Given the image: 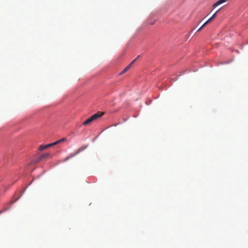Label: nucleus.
Segmentation results:
<instances>
[{
    "label": "nucleus",
    "mask_w": 248,
    "mask_h": 248,
    "mask_svg": "<svg viewBox=\"0 0 248 248\" xmlns=\"http://www.w3.org/2000/svg\"><path fill=\"white\" fill-rule=\"evenodd\" d=\"M103 114V112H102L100 114H99L98 113L93 114L91 117L89 118L85 121H84L82 125L86 126L90 124L93 121L101 117Z\"/></svg>",
    "instance_id": "f257e3e1"
},
{
    "label": "nucleus",
    "mask_w": 248,
    "mask_h": 248,
    "mask_svg": "<svg viewBox=\"0 0 248 248\" xmlns=\"http://www.w3.org/2000/svg\"><path fill=\"white\" fill-rule=\"evenodd\" d=\"M140 57L139 55L134 60H133L128 65H127L125 68L120 73L121 75L124 74L126 73L131 67V66L133 65V64L135 62L136 60Z\"/></svg>",
    "instance_id": "f03ea898"
},
{
    "label": "nucleus",
    "mask_w": 248,
    "mask_h": 248,
    "mask_svg": "<svg viewBox=\"0 0 248 248\" xmlns=\"http://www.w3.org/2000/svg\"><path fill=\"white\" fill-rule=\"evenodd\" d=\"M66 140V138H62V139L60 140H57V141H55V142H53V144H56V145H57V144H59V143H61V142H63V141H65Z\"/></svg>",
    "instance_id": "7ed1b4c3"
},
{
    "label": "nucleus",
    "mask_w": 248,
    "mask_h": 248,
    "mask_svg": "<svg viewBox=\"0 0 248 248\" xmlns=\"http://www.w3.org/2000/svg\"><path fill=\"white\" fill-rule=\"evenodd\" d=\"M80 151H81V150H80V149H79L77 151V152H76V153H74V154H71V155H70V156H69V157H67L66 158V159H69V158H71V157H72L74 156L75 155H77L78 154V153L80 152Z\"/></svg>",
    "instance_id": "20e7f679"
},
{
    "label": "nucleus",
    "mask_w": 248,
    "mask_h": 248,
    "mask_svg": "<svg viewBox=\"0 0 248 248\" xmlns=\"http://www.w3.org/2000/svg\"><path fill=\"white\" fill-rule=\"evenodd\" d=\"M49 155V154L48 153L45 154L44 155H42L38 159L39 161L43 159L44 158L47 157Z\"/></svg>",
    "instance_id": "39448f33"
},
{
    "label": "nucleus",
    "mask_w": 248,
    "mask_h": 248,
    "mask_svg": "<svg viewBox=\"0 0 248 248\" xmlns=\"http://www.w3.org/2000/svg\"><path fill=\"white\" fill-rule=\"evenodd\" d=\"M212 20L210 18L207 21H206L203 25L198 30V31H200L204 26H205L206 25L210 23Z\"/></svg>",
    "instance_id": "423d86ee"
},
{
    "label": "nucleus",
    "mask_w": 248,
    "mask_h": 248,
    "mask_svg": "<svg viewBox=\"0 0 248 248\" xmlns=\"http://www.w3.org/2000/svg\"><path fill=\"white\" fill-rule=\"evenodd\" d=\"M53 144V142L52 143H50V144H47V145H44V147L46 149L48 147H51V146H54V145H56V144Z\"/></svg>",
    "instance_id": "0eeeda50"
},
{
    "label": "nucleus",
    "mask_w": 248,
    "mask_h": 248,
    "mask_svg": "<svg viewBox=\"0 0 248 248\" xmlns=\"http://www.w3.org/2000/svg\"><path fill=\"white\" fill-rule=\"evenodd\" d=\"M53 144V142L52 143H50V144H47V145H44V147L46 149L48 147H51V146H54V145H56V144Z\"/></svg>",
    "instance_id": "6e6552de"
},
{
    "label": "nucleus",
    "mask_w": 248,
    "mask_h": 248,
    "mask_svg": "<svg viewBox=\"0 0 248 248\" xmlns=\"http://www.w3.org/2000/svg\"><path fill=\"white\" fill-rule=\"evenodd\" d=\"M45 148L44 145L41 146L39 148V150H40V151H42V150H45Z\"/></svg>",
    "instance_id": "1a4fd4ad"
},
{
    "label": "nucleus",
    "mask_w": 248,
    "mask_h": 248,
    "mask_svg": "<svg viewBox=\"0 0 248 248\" xmlns=\"http://www.w3.org/2000/svg\"><path fill=\"white\" fill-rule=\"evenodd\" d=\"M219 10H220V9L218 10H217V12H216V13H215V14H214L212 16V17H213L214 18H215V17H216V16H217V12H218V11H219Z\"/></svg>",
    "instance_id": "9d476101"
},
{
    "label": "nucleus",
    "mask_w": 248,
    "mask_h": 248,
    "mask_svg": "<svg viewBox=\"0 0 248 248\" xmlns=\"http://www.w3.org/2000/svg\"><path fill=\"white\" fill-rule=\"evenodd\" d=\"M210 18H211V20H213V19H214V18L213 17H212V16L210 17Z\"/></svg>",
    "instance_id": "9b49d317"
},
{
    "label": "nucleus",
    "mask_w": 248,
    "mask_h": 248,
    "mask_svg": "<svg viewBox=\"0 0 248 248\" xmlns=\"http://www.w3.org/2000/svg\"><path fill=\"white\" fill-rule=\"evenodd\" d=\"M3 212V211L0 212V214L1 212Z\"/></svg>",
    "instance_id": "f8f14e48"
}]
</instances>
